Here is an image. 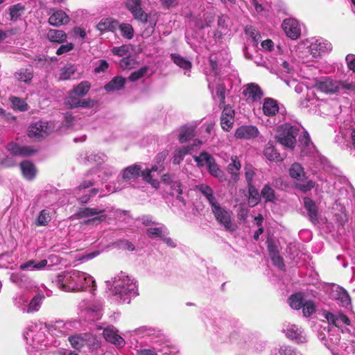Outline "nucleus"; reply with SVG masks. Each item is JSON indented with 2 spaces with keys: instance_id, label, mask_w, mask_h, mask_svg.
Wrapping results in <instances>:
<instances>
[{
  "instance_id": "f257e3e1",
  "label": "nucleus",
  "mask_w": 355,
  "mask_h": 355,
  "mask_svg": "<svg viewBox=\"0 0 355 355\" xmlns=\"http://www.w3.org/2000/svg\"><path fill=\"white\" fill-rule=\"evenodd\" d=\"M298 133L297 127L285 123L278 127L275 138L281 145L293 150L295 147Z\"/></svg>"
},
{
  "instance_id": "f03ea898",
  "label": "nucleus",
  "mask_w": 355,
  "mask_h": 355,
  "mask_svg": "<svg viewBox=\"0 0 355 355\" xmlns=\"http://www.w3.org/2000/svg\"><path fill=\"white\" fill-rule=\"evenodd\" d=\"M54 129L53 122L40 120L29 125L28 137L31 139L41 140L53 133Z\"/></svg>"
},
{
  "instance_id": "7ed1b4c3",
  "label": "nucleus",
  "mask_w": 355,
  "mask_h": 355,
  "mask_svg": "<svg viewBox=\"0 0 355 355\" xmlns=\"http://www.w3.org/2000/svg\"><path fill=\"white\" fill-rule=\"evenodd\" d=\"M211 208L216 221L222 225L226 231L233 232L236 230V225L232 223L230 212L224 207H221L219 202Z\"/></svg>"
},
{
  "instance_id": "20e7f679",
  "label": "nucleus",
  "mask_w": 355,
  "mask_h": 355,
  "mask_svg": "<svg viewBox=\"0 0 355 355\" xmlns=\"http://www.w3.org/2000/svg\"><path fill=\"white\" fill-rule=\"evenodd\" d=\"M126 8L136 20L142 24L147 23L148 15L141 8V0H129L126 3Z\"/></svg>"
},
{
  "instance_id": "39448f33",
  "label": "nucleus",
  "mask_w": 355,
  "mask_h": 355,
  "mask_svg": "<svg viewBox=\"0 0 355 355\" xmlns=\"http://www.w3.org/2000/svg\"><path fill=\"white\" fill-rule=\"evenodd\" d=\"M220 116V125L223 130L230 131L234 122L235 111L230 105L223 106Z\"/></svg>"
},
{
  "instance_id": "423d86ee",
  "label": "nucleus",
  "mask_w": 355,
  "mask_h": 355,
  "mask_svg": "<svg viewBox=\"0 0 355 355\" xmlns=\"http://www.w3.org/2000/svg\"><path fill=\"white\" fill-rule=\"evenodd\" d=\"M314 87L321 92L332 94L338 92L339 83L329 78H325L324 80H317Z\"/></svg>"
},
{
  "instance_id": "0eeeda50",
  "label": "nucleus",
  "mask_w": 355,
  "mask_h": 355,
  "mask_svg": "<svg viewBox=\"0 0 355 355\" xmlns=\"http://www.w3.org/2000/svg\"><path fill=\"white\" fill-rule=\"evenodd\" d=\"M282 28L286 35L293 40L300 37L301 31L298 22L294 19H286L282 24Z\"/></svg>"
},
{
  "instance_id": "6e6552de",
  "label": "nucleus",
  "mask_w": 355,
  "mask_h": 355,
  "mask_svg": "<svg viewBox=\"0 0 355 355\" xmlns=\"http://www.w3.org/2000/svg\"><path fill=\"white\" fill-rule=\"evenodd\" d=\"M49 15L50 17L48 19V22L51 26L58 27L67 24L69 21V16L62 10L51 9Z\"/></svg>"
},
{
  "instance_id": "1a4fd4ad",
  "label": "nucleus",
  "mask_w": 355,
  "mask_h": 355,
  "mask_svg": "<svg viewBox=\"0 0 355 355\" xmlns=\"http://www.w3.org/2000/svg\"><path fill=\"white\" fill-rule=\"evenodd\" d=\"M259 132L257 127L252 125H243L238 128L234 136L236 139H251L256 138Z\"/></svg>"
},
{
  "instance_id": "9d476101",
  "label": "nucleus",
  "mask_w": 355,
  "mask_h": 355,
  "mask_svg": "<svg viewBox=\"0 0 355 355\" xmlns=\"http://www.w3.org/2000/svg\"><path fill=\"white\" fill-rule=\"evenodd\" d=\"M103 338L106 341L114 345L116 347L121 348L125 346V340L119 336L114 329L111 327H107L103 329Z\"/></svg>"
},
{
  "instance_id": "9b49d317",
  "label": "nucleus",
  "mask_w": 355,
  "mask_h": 355,
  "mask_svg": "<svg viewBox=\"0 0 355 355\" xmlns=\"http://www.w3.org/2000/svg\"><path fill=\"white\" fill-rule=\"evenodd\" d=\"M243 94L252 102L259 101L263 96L261 88L254 83L247 84Z\"/></svg>"
},
{
  "instance_id": "f8f14e48",
  "label": "nucleus",
  "mask_w": 355,
  "mask_h": 355,
  "mask_svg": "<svg viewBox=\"0 0 355 355\" xmlns=\"http://www.w3.org/2000/svg\"><path fill=\"white\" fill-rule=\"evenodd\" d=\"M304 207L307 211L310 220L315 224L318 221V209L315 202L309 197L303 198Z\"/></svg>"
},
{
  "instance_id": "ddd939ff",
  "label": "nucleus",
  "mask_w": 355,
  "mask_h": 355,
  "mask_svg": "<svg viewBox=\"0 0 355 355\" xmlns=\"http://www.w3.org/2000/svg\"><path fill=\"white\" fill-rule=\"evenodd\" d=\"M119 26V21L111 18L102 19L96 25V28L101 33L112 32L114 33Z\"/></svg>"
},
{
  "instance_id": "4468645a",
  "label": "nucleus",
  "mask_w": 355,
  "mask_h": 355,
  "mask_svg": "<svg viewBox=\"0 0 355 355\" xmlns=\"http://www.w3.org/2000/svg\"><path fill=\"white\" fill-rule=\"evenodd\" d=\"M263 155L267 159L271 162H282L284 159L280 153L275 148L273 142L271 141H269L266 144Z\"/></svg>"
},
{
  "instance_id": "2eb2a0df",
  "label": "nucleus",
  "mask_w": 355,
  "mask_h": 355,
  "mask_svg": "<svg viewBox=\"0 0 355 355\" xmlns=\"http://www.w3.org/2000/svg\"><path fill=\"white\" fill-rule=\"evenodd\" d=\"M67 37V34L62 30L50 28L46 33V38L53 43L62 44Z\"/></svg>"
},
{
  "instance_id": "dca6fc26",
  "label": "nucleus",
  "mask_w": 355,
  "mask_h": 355,
  "mask_svg": "<svg viewBox=\"0 0 355 355\" xmlns=\"http://www.w3.org/2000/svg\"><path fill=\"white\" fill-rule=\"evenodd\" d=\"M279 112L277 102L270 98L264 99L263 104V112L266 116H273Z\"/></svg>"
},
{
  "instance_id": "f3484780",
  "label": "nucleus",
  "mask_w": 355,
  "mask_h": 355,
  "mask_svg": "<svg viewBox=\"0 0 355 355\" xmlns=\"http://www.w3.org/2000/svg\"><path fill=\"white\" fill-rule=\"evenodd\" d=\"M196 189L206 198L211 207L218 202L214 195L212 189L209 186L205 184H201L197 185Z\"/></svg>"
},
{
  "instance_id": "a211bd4d",
  "label": "nucleus",
  "mask_w": 355,
  "mask_h": 355,
  "mask_svg": "<svg viewBox=\"0 0 355 355\" xmlns=\"http://www.w3.org/2000/svg\"><path fill=\"white\" fill-rule=\"evenodd\" d=\"M19 166L22 174L26 179L32 180L35 178L36 175V168L31 162L28 160L23 161L20 163Z\"/></svg>"
},
{
  "instance_id": "6ab92c4d",
  "label": "nucleus",
  "mask_w": 355,
  "mask_h": 355,
  "mask_svg": "<svg viewBox=\"0 0 355 355\" xmlns=\"http://www.w3.org/2000/svg\"><path fill=\"white\" fill-rule=\"evenodd\" d=\"M126 79L122 76H115L109 83L105 84L104 88L107 92L119 91L124 88Z\"/></svg>"
},
{
  "instance_id": "aec40b11",
  "label": "nucleus",
  "mask_w": 355,
  "mask_h": 355,
  "mask_svg": "<svg viewBox=\"0 0 355 355\" xmlns=\"http://www.w3.org/2000/svg\"><path fill=\"white\" fill-rule=\"evenodd\" d=\"M141 167L138 164H132L125 168L122 171V178L124 180L136 179L140 176Z\"/></svg>"
},
{
  "instance_id": "412c9836",
  "label": "nucleus",
  "mask_w": 355,
  "mask_h": 355,
  "mask_svg": "<svg viewBox=\"0 0 355 355\" xmlns=\"http://www.w3.org/2000/svg\"><path fill=\"white\" fill-rule=\"evenodd\" d=\"M14 77L18 81L29 83L33 78V69L32 67L21 68L14 73Z\"/></svg>"
},
{
  "instance_id": "4be33fe9",
  "label": "nucleus",
  "mask_w": 355,
  "mask_h": 355,
  "mask_svg": "<svg viewBox=\"0 0 355 355\" xmlns=\"http://www.w3.org/2000/svg\"><path fill=\"white\" fill-rule=\"evenodd\" d=\"M335 298L339 302L342 306L347 307L351 305V297L345 288L340 286H337L335 290Z\"/></svg>"
},
{
  "instance_id": "5701e85b",
  "label": "nucleus",
  "mask_w": 355,
  "mask_h": 355,
  "mask_svg": "<svg viewBox=\"0 0 355 355\" xmlns=\"http://www.w3.org/2000/svg\"><path fill=\"white\" fill-rule=\"evenodd\" d=\"M196 127L194 125H184L181 127L179 135V141L183 144L196 136Z\"/></svg>"
},
{
  "instance_id": "b1692460",
  "label": "nucleus",
  "mask_w": 355,
  "mask_h": 355,
  "mask_svg": "<svg viewBox=\"0 0 355 355\" xmlns=\"http://www.w3.org/2000/svg\"><path fill=\"white\" fill-rule=\"evenodd\" d=\"M206 165L208 168L209 173L211 175L218 178L220 181H223L225 180L223 171L219 168L214 157L211 158V161L210 160V162H208Z\"/></svg>"
},
{
  "instance_id": "393cba45",
  "label": "nucleus",
  "mask_w": 355,
  "mask_h": 355,
  "mask_svg": "<svg viewBox=\"0 0 355 355\" xmlns=\"http://www.w3.org/2000/svg\"><path fill=\"white\" fill-rule=\"evenodd\" d=\"M193 150V146H183L177 150H175L173 163L174 164H180L184 159V157L187 155L191 154Z\"/></svg>"
},
{
  "instance_id": "a878e982",
  "label": "nucleus",
  "mask_w": 355,
  "mask_h": 355,
  "mask_svg": "<svg viewBox=\"0 0 355 355\" xmlns=\"http://www.w3.org/2000/svg\"><path fill=\"white\" fill-rule=\"evenodd\" d=\"M232 162L228 165L227 170L232 174V178L234 182L239 180V173H237L241 167V163L236 156L232 157Z\"/></svg>"
},
{
  "instance_id": "bb28decb",
  "label": "nucleus",
  "mask_w": 355,
  "mask_h": 355,
  "mask_svg": "<svg viewBox=\"0 0 355 355\" xmlns=\"http://www.w3.org/2000/svg\"><path fill=\"white\" fill-rule=\"evenodd\" d=\"M289 175L292 178L296 179L298 181H302L306 178L303 168L298 163H294L291 166Z\"/></svg>"
},
{
  "instance_id": "cd10ccee",
  "label": "nucleus",
  "mask_w": 355,
  "mask_h": 355,
  "mask_svg": "<svg viewBox=\"0 0 355 355\" xmlns=\"http://www.w3.org/2000/svg\"><path fill=\"white\" fill-rule=\"evenodd\" d=\"M248 188L249 193V205L250 207H254L261 200V193H259V191L253 184L248 185Z\"/></svg>"
},
{
  "instance_id": "c85d7f7f",
  "label": "nucleus",
  "mask_w": 355,
  "mask_h": 355,
  "mask_svg": "<svg viewBox=\"0 0 355 355\" xmlns=\"http://www.w3.org/2000/svg\"><path fill=\"white\" fill-rule=\"evenodd\" d=\"M261 197L264 199L265 202H274L276 200L275 191L268 184L262 188Z\"/></svg>"
},
{
  "instance_id": "c756f323",
  "label": "nucleus",
  "mask_w": 355,
  "mask_h": 355,
  "mask_svg": "<svg viewBox=\"0 0 355 355\" xmlns=\"http://www.w3.org/2000/svg\"><path fill=\"white\" fill-rule=\"evenodd\" d=\"M286 336L297 343H302L305 341V338L302 335V332L295 327L287 329Z\"/></svg>"
},
{
  "instance_id": "7c9ffc66",
  "label": "nucleus",
  "mask_w": 355,
  "mask_h": 355,
  "mask_svg": "<svg viewBox=\"0 0 355 355\" xmlns=\"http://www.w3.org/2000/svg\"><path fill=\"white\" fill-rule=\"evenodd\" d=\"M47 265V261L46 259L41 260L39 262H36L35 260H29L26 263H22L20 266V269L24 270H40L44 268Z\"/></svg>"
},
{
  "instance_id": "2f4dec72",
  "label": "nucleus",
  "mask_w": 355,
  "mask_h": 355,
  "mask_svg": "<svg viewBox=\"0 0 355 355\" xmlns=\"http://www.w3.org/2000/svg\"><path fill=\"white\" fill-rule=\"evenodd\" d=\"M91 88V84L88 81H82L80 82L76 87H75L72 90V94L76 95L77 96H83L87 94Z\"/></svg>"
},
{
  "instance_id": "473e14b6",
  "label": "nucleus",
  "mask_w": 355,
  "mask_h": 355,
  "mask_svg": "<svg viewBox=\"0 0 355 355\" xmlns=\"http://www.w3.org/2000/svg\"><path fill=\"white\" fill-rule=\"evenodd\" d=\"M105 211L104 209H97L95 208L85 207L80 209L76 214V216L78 218H87L99 214H102Z\"/></svg>"
},
{
  "instance_id": "72a5a7b5",
  "label": "nucleus",
  "mask_w": 355,
  "mask_h": 355,
  "mask_svg": "<svg viewBox=\"0 0 355 355\" xmlns=\"http://www.w3.org/2000/svg\"><path fill=\"white\" fill-rule=\"evenodd\" d=\"M289 304L291 307L295 310H299L303 305V295L301 293H297L291 295L288 297Z\"/></svg>"
},
{
  "instance_id": "f704fd0d",
  "label": "nucleus",
  "mask_w": 355,
  "mask_h": 355,
  "mask_svg": "<svg viewBox=\"0 0 355 355\" xmlns=\"http://www.w3.org/2000/svg\"><path fill=\"white\" fill-rule=\"evenodd\" d=\"M76 71V68L74 64L68 63L60 69V78L61 80H68Z\"/></svg>"
},
{
  "instance_id": "c9c22d12",
  "label": "nucleus",
  "mask_w": 355,
  "mask_h": 355,
  "mask_svg": "<svg viewBox=\"0 0 355 355\" xmlns=\"http://www.w3.org/2000/svg\"><path fill=\"white\" fill-rule=\"evenodd\" d=\"M10 18L11 21H17L25 10V7L21 3H17L10 7Z\"/></svg>"
},
{
  "instance_id": "e433bc0d",
  "label": "nucleus",
  "mask_w": 355,
  "mask_h": 355,
  "mask_svg": "<svg viewBox=\"0 0 355 355\" xmlns=\"http://www.w3.org/2000/svg\"><path fill=\"white\" fill-rule=\"evenodd\" d=\"M226 86L224 83H218L216 85V95L219 98V107L225 106Z\"/></svg>"
},
{
  "instance_id": "4c0bfd02",
  "label": "nucleus",
  "mask_w": 355,
  "mask_h": 355,
  "mask_svg": "<svg viewBox=\"0 0 355 355\" xmlns=\"http://www.w3.org/2000/svg\"><path fill=\"white\" fill-rule=\"evenodd\" d=\"M171 58L172 60L174 62L180 67L184 69H189L191 67V63L189 60H187L183 57L177 53H171Z\"/></svg>"
},
{
  "instance_id": "58836bf2",
  "label": "nucleus",
  "mask_w": 355,
  "mask_h": 355,
  "mask_svg": "<svg viewBox=\"0 0 355 355\" xmlns=\"http://www.w3.org/2000/svg\"><path fill=\"white\" fill-rule=\"evenodd\" d=\"M118 28L121 31L122 37L128 40H131L134 37V29L131 24L126 23L120 24L119 23Z\"/></svg>"
},
{
  "instance_id": "ea45409f",
  "label": "nucleus",
  "mask_w": 355,
  "mask_h": 355,
  "mask_svg": "<svg viewBox=\"0 0 355 355\" xmlns=\"http://www.w3.org/2000/svg\"><path fill=\"white\" fill-rule=\"evenodd\" d=\"M69 341L72 347L80 349L85 345V339L81 334L71 336L69 337Z\"/></svg>"
},
{
  "instance_id": "a19ab883",
  "label": "nucleus",
  "mask_w": 355,
  "mask_h": 355,
  "mask_svg": "<svg viewBox=\"0 0 355 355\" xmlns=\"http://www.w3.org/2000/svg\"><path fill=\"white\" fill-rule=\"evenodd\" d=\"M302 313L304 316L309 317L316 311V306L313 300L306 301L302 306Z\"/></svg>"
},
{
  "instance_id": "79ce46f5",
  "label": "nucleus",
  "mask_w": 355,
  "mask_h": 355,
  "mask_svg": "<svg viewBox=\"0 0 355 355\" xmlns=\"http://www.w3.org/2000/svg\"><path fill=\"white\" fill-rule=\"evenodd\" d=\"M306 178L303 179L302 181H299L295 184V188L299 189L303 193H306L311 191L315 186V182L311 180L304 181Z\"/></svg>"
},
{
  "instance_id": "37998d69",
  "label": "nucleus",
  "mask_w": 355,
  "mask_h": 355,
  "mask_svg": "<svg viewBox=\"0 0 355 355\" xmlns=\"http://www.w3.org/2000/svg\"><path fill=\"white\" fill-rule=\"evenodd\" d=\"M309 52L313 58H320L324 52V46L321 43H312L309 46Z\"/></svg>"
},
{
  "instance_id": "c03bdc74",
  "label": "nucleus",
  "mask_w": 355,
  "mask_h": 355,
  "mask_svg": "<svg viewBox=\"0 0 355 355\" xmlns=\"http://www.w3.org/2000/svg\"><path fill=\"white\" fill-rule=\"evenodd\" d=\"M76 95L72 94L71 91L69 96L65 99L64 104L69 109H74L78 107L79 105V100Z\"/></svg>"
},
{
  "instance_id": "a18cd8bd",
  "label": "nucleus",
  "mask_w": 355,
  "mask_h": 355,
  "mask_svg": "<svg viewBox=\"0 0 355 355\" xmlns=\"http://www.w3.org/2000/svg\"><path fill=\"white\" fill-rule=\"evenodd\" d=\"M148 70V67L144 66L140 68L139 70L132 72L128 77V80L131 82H135L141 78L146 73Z\"/></svg>"
},
{
  "instance_id": "49530a36",
  "label": "nucleus",
  "mask_w": 355,
  "mask_h": 355,
  "mask_svg": "<svg viewBox=\"0 0 355 355\" xmlns=\"http://www.w3.org/2000/svg\"><path fill=\"white\" fill-rule=\"evenodd\" d=\"M50 220H51V217L49 216V213L45 209L42 210L40 211L38 217L37 218L36 225L38 226H40V225L45 226L49 223Z\"/></svg>"
},
{
  "instance_id": "de8ad7c7",
  "label": "nucleus",
  "mask_w": 355,
  "mask_h": 355,
  "mask_svg": "<svg viewBox=\"0 0 355 355\" xmlns=\"http://www.w3.org/2000/svg\"><path fill=\"white\" fill-rule=\"evenodd\" d=\"M11 101L15 109L21 112H24L28 110L27 103L20 98L12 97Z\"/></svg>"
},
{
  "instance_id": "09e8293b",
  "label": "nucleus",
  "mask_w": 355,
  "mask_h": 355,
  "mask_svg": "<svg viewBox=\"0 0 355 355\" xmlns=\"http://www.w3.org/2000/svg\"><path fill=\"white\" fill-rule=\"evenodd\" d=\"M42 297L40 295L35 296L30 302L28 307V313H32L39 310L41 304Z\"/></svg>"
},
{
  "instance_id": "8fccbe9b",
  "label": "nucleus",
  "mask_w": 355,
  "mask_h": 355,
  "mask_svg": "<svg viewBox=\"0 0 355 355\" xmlns=\"http://www.w3.org/2000/svg\"><path fill=\"white\" fill-rule=\"evenodd\" d=\"M76 123V118L71 112H66L64 114L63 120L61 123L62 125L64 128H71Z\"/></svg>"
},
{
  "instance_id": "3c124183",
  "label": "nucleus",
  "mask_w": 355,
  "mask_h": 355,
  "mask_svg": "<svg viewBox=\"0 0 355 355\" xmlns=\"http://www.w3.org/2000/svg\"><path fill=\"white\" fill-rule=\"evenodd\" d=\"M245 33L246 35L250 37L255 42H257L261 37L258 31L251 25H247L245 27Z\"/></svg>"
},
{
  "instance_id": "603ef678",
  "label": "nucleus",
  "mask_w": 355,
  "mask_h": 355,
  "mask_svg": "<svg viewBox=\"0 0 355 355\" xmlns=\"http://www.w3.org/2000/svg\"><path fill=\"white\" fill-rule=\"evenodd\" d=\"M266 243L267 245V249L268 251L269 256L279 253L278 246L275 243V241L269 237L267 239Z\"/></svg>"
},
{
  "instance_id": "864d4df0",
  "label": "nucleus",
  "mask_w": 355,
  "mask_h": 355,
  "mask_svg": "<svg viewBox=\"0 0 355 355\" xmlns=\"http://www.w3.org/2000/svg\"><path fill=\"white\" fill-rule=\"evenodd\" d=\"M273 264L281 270H284L285 264L283 258L279 255V252L270 256Z\"/></svg>"
},
{
  "instance_id": "5fc2aeb1",
  "label": "nucleus",
  "mask_w": 355,
  "mask_h": 355,
  "mask_svg": "<svg viewBox=\"0 0 355 355\" xmlns=\"http://www.w3.org/2000/svg\"><path fill=\"white\" fill-rule=\"evenodd\" d=\"M171 186V192L170 195L173 196H175V193L178 194L182 195V184L179 180H175L172 184H170Z\"/></svg>"
},
{
  "instance_id": "6e6d98bb",
  "label": "nucleus",
  "mask_w": 355,
  "mask_h": 355,
  "mask_svg": "<svg viewBox=\"0 0 355 355\" xmlns=\"http://www.w3.org/2000/svg\"><path fill=\"white\" fill-rule=\"evenodd\" d=\"M146 233L150 238L159 237L162 238L164 236L163 230L162 227H150L147 229Z\"/></svg>"
},
{
  "instance_id": "4d7b16f0",
  "label": "nucleus",
  "mask_w": 355,
  "mask_h": 355,
  "mask_svg": "<svg viewBox=\"0 0 355 355\" xmlns=\"http://www.w3.org/2000/svg\"><path fill=\"white\" fill-rule=\"evenodd\" d=\"M116 245L123 250H128V251H133L135 250V246L134 245L129 241L122 239L119 240L116 242Z\"/></svg>"
},
{
  "instance_id": "13d9d810",
  "label": "nucleus",
  "mask_w": 355,
  "mask_h": 355,
  "mask_svg": "<svg viewBox=\"0 0 355 355\" xmlns=\"http://www.w3.org/2000/svg\"><path fill=\"white\" fill-rule=\"evenodd\" d=\"M37 152V150L31 146H21V150L19 152V156L30 157L35 155Z\"/></svg>"
},
{
  "instance_id": "bf43d9fd",
  "label": "nucleus",
  "mask_w": 355,
  "mask_h": 355,
  "mask_svg": "<svg viewBox=\"0 0 355 355\" xmlns=\"http://www.w3.org/2000/svg\"><path fill=\"white\" fill-rule=\"evenodd\" d=\"M21 146H19L17 143L10 142V143L8 144L6 148L12 155L19 156Z\"/></svg>"
},
{
  "instance_id": "052dcab7",
  "label": "nucleus",
  "mask_w": 355,
  "mask_h": 355,
  "mask_svg": "<svg viewBox=\"0 0 355 355\" xmlns=\"http://www.w3.org/2000/svg\"><path fill=\"white\" fill-rule=\"evenodd\" d=\"M323 315L327 319L328 322L331 323V324H334L335 326L338 325V316H336L334 313H332L329 311H324Z\"/></svg>"
},
{
  "instance_id": "680f3d73",
  "label": "nucleus",
  "mask_w": 355,
  "mask_h": 355,
  "mask_svg": "<svg viewBox=\"0 0 355 355\" xmlns=\"http://www.w3.org/2000/svg\"><path fill=\"white\" fill-rule=\"evenodd\" d=\"M74 47L73 43H68L67 44L61 45L56 51V55H61L65 53L71 51Z\"/></svg>"
},
{
  "instance_id": "e2e57ef3",
  "label": "nucleus",
  "mask_w": 355,
  "mask_h": 355,
  "mask_svg": "<svg viewBox=\"0 0 355 355\" xmlns=\"http://www.w3.org/2000/svg\"><path fill=\"white\" fill-rule=\"evenodd\" d=\"M95 101L92 98L80 99L78 107L91 108L95 105Z\"/></svg>"
},
{
  "instance_id": "0e129e2a",
  "label": "nucleus",
  "mask_w": 355,
  "mask_h": 355,
  "mask_svg": "<svg viewBox=\"0 0 355 355\" xmlns=\"http://www.w3.org/2000/svg\"><path fill=\"white\" fill-rule=\"evenodd\" d=\"M109 67L108 62L105 60H100L99 64L94 69V72L96 73L105 72Z\"/></svg>"
},
{
  "instance_id": "69168bd1",
  "label": "nucleus",
  "mask_w": 355,
  "mask_h": 355,
  "mask_svg": "<svg viewBox=\"0 0 355 355\" xmlns=\"http://www.w3.org/2000/svg\"><path fill=\"white\" fill-rule=\"evenodd\" d=\"M278 355H297V353L291 347L283 346L279 349Z\"/></svg>"
},
{
  "instance_id": "338daca9",
  "label": "nucleus",
  "mask_w": 355,
  "mask_h": 355,
  "mask_svg": "<svg viewBox=\"0 0 355 355\" xmlns=\"http://www.w3.org/2000/svg\"><path fill=\"white\" fill-rule=\"evenodd\" d=\"M128 51V48L125 45H123L119 47H114L112 49L113 54L119 56H124Z\"/></svg>"
},
{
  "instance_id": "774afa93",
  "label": "nucleus",
  "mask_w": 355,
  "mask_h": 355,
  "mask_svg": "<svg viewBox=\"0 0 355 355\" xmlns=\"http://www.w3.org/2000/svg\"><path fill=\"white\" fill-rule=\"evenodd\" d=\"M346 62L348 68L355 72V58L352 55H347L346 56Z\"/></svg>"
}]
</instances>
